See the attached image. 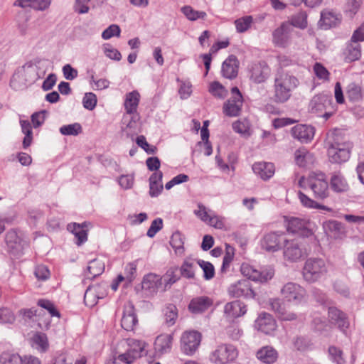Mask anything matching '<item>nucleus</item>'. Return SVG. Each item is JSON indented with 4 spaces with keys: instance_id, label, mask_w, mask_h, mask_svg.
Instances as JSON below:
<instances>
[{
    "instance_id": "f257e3e1",
    "label": "nucleus",
    "mask_w": 364,
    "mask_h": 364,
    "mask_svg": "<svg viewBox=\"0 0 364 364\" xmlns=\"http://www.w3.org/2000/svg\"><path fill=\"white\" fill-rule=\"evenodd\" d=\"M43 61L45 60L36 58L18 68L11 79V87L15 90H23L28 85H32L37 80L41 78L45 72L41 75L38 72V68Z\"/></svg>"
},
{
    "instance_id": "f03ea898",
    "label": "nucleus",
    "mask_w": 364,
    "mask_h": 364,
    "mask_svg": "<svg viewBox=\"0 0 364 364\" xmlns=\"http://www.w3.org/2000/svg\"><path fill=\"white\" fill-rule=\"evenodd\" d=\"M299 85V81L295 76L290 75L284 70H278L274 78V101L277 103L287 102L291 92Z\"/></svg>"
},
{
    "instance_id": "7ed1b4c3",
    "label": "nucleus",
    "mask_w": 364,
    "mask_h": 364,
    "mask_svg": "<svg viewBox=\"0 0 364 364\" xmlns=\"http://www.w3.org/2000/svg\"><path fill=\"white\" fill-rule=\"evenodd\" d=\"M298 184L303 189H311L316 199H324L328 196V183L323 172H311L307 178L302 176Z\"/></svg>"
},
{
    "instance_id": "20e7f679",
    "label": "nucleus",
    "mask_w": 364,
    "mask_h": 364,
    "mask_svg": "<svg viewBox=\"0 0 364 364\" xmlns=\"http://www.w3.org/2000/svg\"><path fill=\"white\" fill-rule=\"evenodd\" d=\"M327 272V267L323 259L309 258L304 264L302 269L304 279L309 283H314L324 277Z\"/></svg>"
},
{
    "instance_id": "39448f33",
    "label": "nucleus",
    "mask_w": 364,
    "mask_h": 364,
    "mask_svg": "<svg viewBox=\"0 0 364 364\" xmlns=\"http://www.w3.org/2000/svg\"><path fill=\"white\" fill-rule=\"evenodd\" d=\"M284 257L289 262H297L308 255L303 241L299 239L284 240Z\"/></svg>"
},
{
    "instance_id": "423d86ee",
    "label": "nucleus",
    "mask_w": 364,
    "mask_h": 364,
    "mask_svg": "<svg viewBox=\"0 0 364 364\" xmlns=\"http://www.w3.org/2000/svg\"><path fill=\"white\" fill-rule=\"evenodd\" d=\"M283 298L289 303L299 305L306 301L307 293L306 289L294 282H288L281 289Z\"/></svg>"
},
{
    "instance_id": "0eeeda50",
    "label": "nucleus",
    "mask_w": 364,
    "mask_h": 364,
    "mask_svg": "<svg viewBox=\"0 0 364 364\" xmlns=\"http://www.w3.org/2000/svg\"><path fill=\"white\" fill-rule=\"evenodd\" d=\"M237 357L236 348L231 344H220L213 351L210 360L215 364H226L232 362Z\"/></svg>"
},
{
    "instance_id": "6e6552de",
    "label": "nucleus",
    "mask_w": 364,
    "mask_h": 364,
    "mask_svg": "<svg viewBox=\"0 0 364 364\" xmlns=\"http://www.w3.org/2000/svg\"><path fill=\"white\" fill-rule=\"evenodd\" d=\"M247 75L252 82H265L271 75V68L265 61L252 63L247 67Z\"/></svg>"
},
{
    "instance_id": "1a4fd4ad",
    "label": "nucleus",
    "mask_w": 364,
    "mask_h": 364,
    "mask_svg": "<svg viewBox=\"0 0 364 364\" xmlns=\"http://www.w3.org/2000/svg\"><path fill=\"white\" fill-rule=\"evenodd\" d=\"M229 295L234 298L243 297L253 299L255 293L249 279H241L230 285L228 289Z\"/></svg>"
},
{
    "instance_id": "9d476101",
    "label": "nucleus",
    "mask_w": 364,
    "mask_h": 364,
    "mask_svg": "<svg viewBox=\"0 0 364 364\" xmlns=\"http://www.w3.org/2000/svg\"><path fill=\"white\" fill-rule=\"evenodd\" d=\"M201 341V334L196 331H186L181 338L182 351L188 355H192L198 349Z\"/></svg>"
},
{
    "instance_id": "9b49d317",
    "label": "nucleus",
    "mask_w": 364,
    "mask_h": 364,
    "mask_svg": "<svg viewBox=\"0 0 364 364\" xmlns=\"http://www.w3.org/2000/svg\"><path fill=\"white\" fill-rule=\"evenodd\" d=\"M6 243L8 251L14 256L21 255L28 246L27 241L19 236L15 230H10L6 233Z\"/></svg>"
},
{
    "instance_id": "f8f14e48",
    "label": "nucleus",
    "mask_w": 364,
    "mask_h": 364,
    "mask_svg": "<svg viewBox=\"0 0 364 364\" xmlns=\"http://www.w3.org/2000/svg\"><path fill=\"white\" fill-rule=\"evenodd\" d=\"M285 221L287 222V231L299 234L303 237H309L312 235V231L309 228V221L296 217H285Z\"/></svg>"
},
{
    "instance_id": "ddd939ff",
    "label": "nucleus",
    "mask_w": 364,
    "mask_h": 364,
    "mask_svg": "<svg viewBox=\"0 0 364 364\" xmlns=\"http://www.w3.org/2000/svg\"><path fill=\"white\" fill-rule=\"evenodd\" d=\"M293 33L292 25L289 22H284L273 32V42L280 47H286L289 43Z\"/></svg>"
},
{
    "instance_id": "4468645a",
    "label": "nucleus",
    "mask_w": 364,
    "mask_h": 364,
    "mask_svg": "<svg viewBox=\"0 0 364 364\" xmlns=\"http://www.w3.org/2000/svg\"><path fill=\"white\" fill-rule=\"evenodd\" d=\"M332 104V97L328 95L318 94L310 101L309 109L311 113L321 114Z\"/></svg>"
},
{
    "instance_id": "2eb2a0df",
    "label": "nucleus",
    "mask_w": 364,
    "mask_h": 364,
    "mask_svg": "<svg viewBox=\"0 0 364 364\" xmlns=\"http://www.w3.org/2000/svg\"><path fill=\"white\" fill-rule=\"evenodd\" d=\"M255 326L258 331L265 334H270L276 330L277 323L271 314L262 312L256 319Z\"/></svg>"
},
{
    "instance_id": "dca6fc26",
    "label": "nucleus",
    "mask_w": 364,
    "mask_h": 364,
    "mask_svg": "<svg viewBox=\"0 0 364 364\" xmlns=\"http://www.w3.org/2000/svg\"><path fill=\"white\" fill-rule=\"evenodd\" d=\"M314 127L306 124H297L291 130L292 136L301 143L311 141L314 138Z\"/></svg>"
},
{
    "instance_id": "f3484780",
    "label": "nucleus",
    "mask_w": 364,
    "mask_h": 364,
    "mask_svg": "<svg viewBox=\"0 0 364 364\" xmlns=\"http://www.w3.org/2000/svg\"><path fill=\"white\" fill-rule=\"evenodd\" d=\"M284 241L283 233L272 232L264 235L261 245L267 252H277L281 248V242Z\"/></svg>"
},
{
    "instance_id": "a211bd4d",
    "label": "nucleus",
    "mask_w": 364,
    "mask_h": 364,
    "mask_svg": "<svg viewBox=\"0 0 364 364\" xmlns=\"http://www.w3.org/2000/svg\"><path fill=\"white\" fill-rule=\"evenodd\" d=\"M137 323L138 319L135 314L134 306L132 303L128 302L124 306L121 326L126 331H132Z\"/></svg>"
},
{
    "instance_id": "6ab92c4d",
    "label": "nucleus",
    "mask_w": 364,
    "mask_h": 364,
    "mask_svg": "<svg viewBox=\"0 0 364 364\" xmlns=\"http://www.w3.org/2000/svg\"><path fill=\"white\" fill-rule=\"evenodd\" d=\"M351 144L338 147H328V156L332 163L341 164L350 158Z\"/></svg>"
},
{
    "instance_id": "aec40b11",
    "label": "nucleus",
    "mask_w": 364,
    "mask_h": 364,
    "mask_svg": "<svg viewBox=\"0 0 364 364\" xmlns=\"http://www.w3.org/2000/svg\"><path fill=\"white\" fill-rule=\"evenodd\" d=\"M247 312L246 304L240 300L227 303L224 306V313L227 318H237L244 316Z\"/></svg>"
},
{
    "instance_id": "412c9836",
    "label": "nucleus",
    "mask_w": 364,
    "mask_h": 364,
    "mask_svg": "<svg viewBox=\"0 0 364 364\" xmlns=\"http://www.w3.org/2000/svg\"><path fill=\"white\" fill-rule=\"evenodd\" d=\"M329 321L332 324L338 326V328L345 331L349 326V322L346 314L336 307L331 306L328 311Z\"/></svg>"
},
{
    "instance_id": "4be33fe9",
    "label": "nucleus",
    "mask_w": 364,
    "mask_h": 364,
    "mask_svg": "<svg viewBox=\"0 0 364 364\" xmlns=\"http://www.w3.org/2000/svg\"><path fill=\"white\" fill-rule=\"evenodd\" d=\"M269 305L272 310H273L278 316L285 321H292L296 318V314L289 311L284 301L280 299H272L269 300Z\"/></svg>"
},
{
    "instance_id": "5701e85b",
    "label": "nucleus",
    "mask_w": 364,
    "mask_h": 364,
    "mask_svg": "<svg viewBox=\"0 0 364 364\" xmlns=\"http://www.w3.org/2000/svg\"><path fill=\"white\" fill-rule=\"evenodd\" d=\"M213 305V300L206 296L193 298L189 304L188 310L194 314H202Z\"/></svg>"
},
{
    "instance_id": "b1692460",
    "label": "nucleus",
    "mask_w": 364,
    "mask_h": 364,
    "mask_svg": "<svg viewBox=\"0 0 364 364\" xmlns=\"http://www.w3.org/2000/svg\"><path fill=\"white\" fill-rule=\"evenodd\" d=\"M341 22V16L333 11L324 10L321 13V18L318 21L320 28L329 29L338 26Z\"/></svg>"
},
{
    "instance_id": "393cba45",
    "label": "nucleus",
    "mask_w": 364,
    "mask_h": 364,
    "mask_svg": "<svg viewBox=\"0 0 364 364\" xmlns=\"http://www.w3.org/2000/svg\"><path fill=\"white\" fill-rule=\"evenodd\" d=\"M239 62L237 57L230 55L222 65L223 76L228 79H234L237 75Z\"/></svg>"
},
{
    "instance_id": "a878e982",
    "label": "nucleus",
    "mask_w": 364,
    "mask_h": 364,
    "mask_svg": "<svg viewBox=\"0 0 364 364\" xmlns=\"http://www.w3.org/2000/svg\"><path fill=\"white\" fill-rule=\"evenodd\" d=\"M140 117L139 114H124L122 119V131L127 137L136 133L137 124Z\"/></svg>"
},
{
    "instance_id": "bb28decb",
    "label": "nucleus",
    "mask_w": 364,
    "mask_h": 364,
    "mask_svg": "<svg viewBox=\"0 0 364 364\" xmlns=\"http://www.w3.org/2000/svg\"><path fill=\"white\" fill-rule=\"evenodd\" d=\"M252 170L262 180L267 181L273 176L275 168L272 163L257 162L253 164Z\"/></svg>"
},
{
    "instance_id": "cd10ccee",
    "label": "nucleus",
    "mask_w": 364,
    "mask_h": 364,
    "mask_svg": "<svg viewBox=\"0 0 364 364\" xmlns=\"http://www.w3.org/2000/svg\"><path fill=\"white\" fill-rule=\"evenodd\" d=\"M102 286L100 284H96L90 286L85 292L84 301L85 305L89 306H93L97 302L99 299H102L105 293L100 292Z\"/></svg>"
},
{
    "instance_id": "c85d7f7f",
    "label": "nucleus",
    "mask_w": 364,
    "mask_h": 364,
    "mask_svg": "<svg viewBox=\"0 0 364 364\" xmlns=\"http://www.w3.org/2000/svg\"><path fill=\"white\" fill-rule=\"evenodd\" d=\"M344 60L351 63L358 60L361 56V47L360 43L349 41L343 51Z\"/></svg>"
},
{
    "instance_id": "c756f323",
    "label": "nucleus",
    "mask_w": 364,
    "mask_h": 364,
    "mask_svg": "<svg viewBox=\"0 0 364 364\" xmlns=\"http://www.w3.org/2000/svg\"><path fill=\"white\" fill-rule=\"evenodd\" d=\"M173 341L171 334H161L156 338L154 348L160 354L166 353L170 351Z\"/></svg>"
},
{
    "instance_id": "7c9ffc66",
    "label": "nucleus",
    "mask_w": 364,
    "mask_h": 364,
    "mask_svg": "<svg viewBox=\"0 0 364 364\" xmlns=\"http://www.w3.org/2000/svg\"><path fill=\"white\" fill-rule=\"evenodd\" d=\"M139 93L137 91H132L126 95L124 108L126 114H138L136 109L139 102Z\"/></svg>"
},
{
    "instance_id": "2f4dec72",
    "label": "nucleus",
    "mask_w": 364,
    "mask_h": 364,
    "mask_svg": "<svg viewBox=\"0 0 364 364\" xmlns=\"http://www.w3.org/2000/svg\"><path fill=\"white\" fill-rule=\"evenodd\" d=\"M257 358L267 364L274 363L278 358L277 350L271 346H264L257 352Z\"/></svg>"
},
{
    "instance_id": "473e14b6",
    "label": "nucleus",
    "mask_w": 364,
    "mask_h": 364,
    "mask_svg": "<svg viewBox=\"0 0 364 364\" xmlns=\"http://www.w3.org/2000/svg\"><path fill=\"white\" fill-rule=\"evenodd\" d=\"M243 100L230 98L223 105V112L228 117H237L240 115Z\"/></svg>"
},
{
    "instance_id": "72a5a7b5",
    "label": "nucleus",
    "mask_w": 364,
    "mask_h": 364,
    "mask_svg": "<svg viewBox=\"0 0 364 364\" xmlns=\"http://www.w3.org/2000/svg\"><path fill=\"white\" fill-rule=\"evenodd\" d=\"M85 227H87L86 223H83L82 225L74 223L68 225V230L77 238L76 244L77 245H81L87 240V230H85Z\"/></svg>"
},
{
    "instance_id": "f704fd0d",
    "label": "nucleus",
    "mask_w": 364,
    "mask_h": 364,
    "mask_svg": "<svg viewBox=\"0 0 364 364\" xmlns=\"http://www.w3.org/2000/svg\"><path fill=\"white\" fill-rule=\"evenodd\" d=\"M294 157L296 164L300 167H306L314 161L313 154L305 148L297 149L294 153Z\"/></svg>"
},
{
    "instance_id": "c9c22d12",
    "label": "nucleus",
    "mask_w": 364,
    "mask_h": 364,
    "mask_svg": "<svg viewBox=\"0 0 364 364\" xmlns=\"http://www.w3.org/2000/svg\"><path fill=\"white\" fill-rule=\"evenodd\" d=\"M323 228L326 234L333 237H337L344 232L343 225L341 222L334 220L323 223Z\"/></svg>"
},
{
    "instance_id": "e433bc0d",
    "label": "nucleus",
    "mask_w": 364,
    "mask_h": 364,
    "mask_svg": "<svg viewBox=\"0 0 364 364\" xmlns=\"http://www.w3.org/2000/svg\"><path fill=\"white\" fill-rule=\"evenodd\" d=\"M327 144L328 147L345 146L351 144L344 139L342 132L338 129H335L328 134Z\"/></svg>"
},
{
    "instance_id": "4c0bfd02",
    "label": "nucleus",
    "mask_w": 364,
    "mask_h": 364,
    "mask_svg": "<svg viewBox=\"0 0 364 364\" xmlns=\"http://www.w3.org/2000/svg\"><path fill=\"white\" fill-rule=\"evenodd\" d=\"M162 277L165 282V287H164L163 290L170 289L171 285L178 281L181 277L179 268L177 266L170 267Z\"/></svg>"
},
{
    "instance_id": "58836bf2",
    "label": "nucleus",
    "mask_w": 364,
    "mask_h": 364,
    "mask_svg": "<svg viewBox=\"0 0 364 364\" xmlns=\"http://www.w3.org/2000/svg\"><path fill=\"white\" fill-rule=\"evenodd\" d=\"M331 186L336 192H343L348 188V184L340 172H336L331 176Z\"/></svg>"
},
{
    "instance_id": "ea45409f",
    "label": "nucleus",
    "mask_w": 364,
    "mask_h": 364,
    "mask_svg": "<svg viewBox=\"0 0 364 364\" xmlns=\"http://www.w3.org/2000/svg\"><path fill=\"white\" fill-rule=\"evenodd\" d=\"M170 245L176 255H182L184 252V237L179 231L173 232L171 237Z\"/></svg>"
},
{
    "instance_id": "a19ab883",
    "label": "nucleus",
    "mask_w": 364,
    "mask_h": 364,
    "mask_svg": "<svg viewBox=\"0 0 364 364\" xmlns=\"http://www.w3.org/2000/svg\"><path fill=\"white\" fill-rule=\"evenodd\" d=\"M346 95L350 101L359 102L363 98L362 88L359 85L351 82L347 87Z\"/></svg>"
},
{
    "instance_id": "79ce46f5",
    "label": "nucleus",
    "mask_w": 364,
    "mask_h": 364,
    "mask_svg": "<svg viewBox=\"0 0 364 364\" xmlns=\"http://www.w3.org/2000/svg\"><path fill=\"white\" fill-rule=\"evenodd\" d=\"M158 281V275L149 274L144 276L141 282V287L144 290L148 291L150 294H154L156 293V285Z\"/></svg>"
},
{
    "instance_id": "37998d69",
    "label": "nucleus",
    "mask_w": 364,
    "mask_h": 364,
    "mask_svg": "<svg viewBox=\"0 0 364 364\" xmlns=\"http://www.w3.org/2000/svg\"><path fill=\"white\" fill-rule=\"evenodd\" d=\"M87 269L91 277L88 275L87 277L88 278H95L104 272L105 265L100 260L94 259L89 262Z\"/></svg>"
},
{
    "instance_id": "c03bdc74",
    "label": "nucleus",
    "mask_w": 364,
    "mask_h": 364,
    "mask_svg": "<svg viewBox=\"0 0 364 364\" xmlns=\"http://www.w3.org/2000/svg\"><path fill=\"white\" fill-rule=\"evenodd\" d=\"M33 346L42 352L48 348V338L43 333H36L32 338Z\"/></svg>"
},
{
    "instance_id": "a18cd8bd",
    "label": "nucleus",
    "mask_w": 364,
    "mask_h": 364,
    "mask_svg": "<svg viewBox=\"0 0 364 364\" xmlns=\"http://www.w3.org/2000/svg\"><path fill=\"white\" fill-rule=\"evenodd\" d=\"M253 23L252 16H245L235 21V25L238 33L247 31Z\"/></svg>"
},
{
    "instance_id": "49530a36",
    "label": "nucleus",
    "mask_w": 364,
    "mask_h": 364,
    "mask_svg": "<svg viewBox=\"0 0 364 364\" xmlns=\"http://www.w3.org/2000/svg\"><path fill=\"white\" fill-rule=\"evenodd\" d=\"M181 277L186 279H194V264L189 259H186L179 268Z\"/></svg>"
},
{
    "instance_id": "de8ad7c7",
    "label": "nucleus",
    "mask_w": 364,
    "mask_h": 364,
    "mask_svg": "<svg viewBox=\"0 0 364 364\" xmlns=\"http://www.w3.org/2000/svg\"><path fill=\"white\" fill-rule=\"evenodd\" d=\"M307 16L304 12H299L296 15L293 16L289 21L292 25V30L294 28H299L301 29L305 28L307 26Z\"/></svg>"
},
{
    "instance_id": "09e8293b",
    "label": "nucleus",
    "mask_w": 364,
    "mask_h": 364,
    "mask_svg": "<svg viewBox=\"0 0 364 364\" xmlns=\"http://www.w3.org/2000/svg\"><path fill=\"white\" fill-rule=\"evenodd\" d=\"M232 129L235 132L239 133L245 137H248L251 135L250 126L249 122L246 120H237L235 122L232 124Z\"/></svg>"
},
{
    "instance_id": "8fccbe9b",
    "label": "nucleus",
    "mask_w": 364,
    "mask_h": 364,
    "mask_svg": "<svg viewBox=\"0 0 364 364\" xmlns=\"http://www.w3.org/2000/svg\"><path fill=\"white\" fill-rule=\"evenodd\" d=\"M165 321L168 326H173L178 316L177 308L173 304H168L164 310Z\"/></svg>"
},
{
    "instance_id": "3c124183",
    "label": "nucleus",
    "mask_w": 364,
    "mask_h": 364,
    "mask_svg": "<svg viewBox=\"0 0 364 364\" xmlns=\"http://www.w3.org/2000/svg\"><path fill=\"white\" fill-rule=\"evenodd\" d=\"M181 11L186 16V18L191 21L204 18L206 16L205 12L196 11L190 6H185L182 7Z\"/></svg>"
},
{
    "instance_id": "603ef678",
    "label": "nucleus",
    "mask_w": 364,
    "mask_h": 364,
    "mask_svg": "<svg viewBox=\"0 0 364 364\" xmlns=\"http://www.w3.org/2000/svg\"><path fill=\"white\" fill-rule=\"evenodd\" d=\"M197 263L203 271V277L205 279L210 280L214 277L215 268L210 262L202 259H198Z\"/></svg>"
},
{
    "instance_id": "864d4df0",
    "label": "nucleus",
    "mask_w": 364,
    "mask_h": 364,
    "mask_svg": "<svg viewBox=\"0 0 364 364\" xmlns=\"http://www.w3.org/2000/svg\"><path fill=\"white\" fill-rule=\"evenodd\" d=\"M235 255V249L231 245L226 244L225 254L223 257V264L220 269L221 272H225L230 267Z\"/></svg>"
},
{
    "instance_id": "5fc2aeb1",
    "label": "nucleus",
    "mask_w": 364,
    "mask_h": 364,
    "mask_svg": "<svg viewBox=\"0 0 364 364\" xmlns=\"http://www.w3.org/2000/svg\"><path fill=\"white\" fill-rule=\"evenodd\" d=\"M82 131V127L79 123H74L64 125L60 128V132L63 135L77 136Z\"/></svg>"
},
{
    "instance_id": "6e6d98bb",
    "label": "nucleus",
    "mask_w": 364,
    "mask_h": 364,
    "mask_svg": "<svg viewBox=\"0 0 364 364\" xmlns=\"http://www.w3.org/2000/svg\"><path fill=\"white\" fill-rule=\"evenodd\" d=\"M299 198L302 203V205L307 208H321L324 210H329V208H326L324 205H319L315 200L311 199L301 191L298 192Z\"/></svg>"
},
{
    "instance_id": "4d7b16f0",
    "label": "nucleus",
    "mask_w": 364,
    "mask_h": 364,
    "mask_svg": "<svg viewBox=\"0 0 364 364\" xmlns=\"http://www.w3.org/2000/svg\"><path fill=\"white\" fill-rule=\"evenodd\" d=\"M0 364H22V359L18 354L4 353L0 356Z\"/></svg>"
},
{
    "instance_id": "13d9d810",
    "label": "nucleus",
    "mask_w": 364,
    "mask_h": 364,
    "mask_svg": "<svg viewBox=\"0 0 364 364\" xmlns=\"http://www.w3.org/2000/svg\"><path fill=\"white\" fill-rule=\"evenodd\" d=\"M257 274L258 275H257L255 281L260 282H266L273 277L274 274V271L273 268L269 267L264 268L261 270H257Z\"/></svg>"
},
{
    "instance_id": "bf43d9fd",
    "label": "nucleus",
    "mask_w": 364,
    "mask_h": 364,
    "mask_svg": "<svg viewBox=\"0 0 364 364\" xmlns=\"http://www.w3.org/2000/svg\"><path fill=\"white\" fill-rule=\"evenodd\" d=\"M328 353L331 359L337 364H344L345 360L343 357V351L336 346L328 348Z\"/></svg>"
},
{
    "instance_id": "052dcab7",
    "label": "nucleus",
    "mask_w": 364,
    "mask_h": 364,
    "mask_svg": "<svg viewBox=\"0 0 364 364\" xmlns=\"http://www.w3.org/2000/svg\"><path fill=\"white\" fill-rule=\"evenodd\" d=\"M38 305L48 310L51 316L60 317V314L59 311L55 309L54 304L50 301L47 299H39L38 301Z\"/></svg>"
},
{
    "instance_id": "680f3d73",
    "label": "nucleus",
    "mask_w": 364,
    "mask_h": 364,
    "mask_svg": "<svg viewBox=\"0 0 364 364\" xmlns=\"http://www.w3.org/2000/svg\"><path fill=\"white\" fill-rule=\"evenodd\" d=\"M82 104L85 109L88 110L94 109L97 105V97L95 94L92 92L85 93L82 99Z\"/></svg>"
},
{
    "instance_id": "e2e57ef3",
    "label": "nucleus",
    "mask_w": 364,
    "mask_h": 364,
    "mask_svg": "<svg viewBox=\"0 0 364 364\" xmlns=\"http://www.w3.org/2000/svg\"><path fill=\"white\" fill-rule=\"evenodd\" d=\"M209 92L213 96L218 98H224L225 96V87L217 81H215L210 85Z\"/></svg>"
},
{
    "instance_id": "0e129e2a",
    "label": "nucleus",
    "mask_w": 364,
    "mask_h": 364,
    "mask_svg": "<svg viewBox=\"0 0 364 364\" xmlns=\"http://www.w3.org/2000/svg\"><path fill=\"white\" fill-rule=\"evenodd\" d=\"M128 345L129 346V350L131 351L136 350L137 353L139 354V358L141 357L142 353L144 350L146 343L140 340L136 339H129L128 340Z\"/></svg>"
},
{
    "instance_id": "69168bd1",
    "label": "nucleus",
    "mask_w": 364,
    "mask_h": 364,
    "mask_svg": "<svg viewBox=\"0 0 364 364\" xmlns=\"http://www.w3.org/2000/svg\"><path fill=\"white\" fill-rule=\"evenodd\" d=\"M137 358H139L137 352L131 351L129 349L124 353L118 355V360L126 364H132Z\"/></svg>"
},
{
    "instance_id": "338daca9",
    "label": "nucleus",
    "mask_w": 364,
    "mask_h": 364,
    "mask_svg": "<svg viewBox=\"0 0 364 364\" xmlns=\"http://www.w3.org/2000/svg\"><path fill=\"white\" fill-rule=\"evenodd\" d=\"M314 71L316 76L324 80H328L329 79V72L328 70L320 63H316L314 65Z\"/></svg>"
},
{
    "instance_id": "774afa93",
    "label": "nucleus",
    "mask_w": 364,
    "mask_h": 364,
    "mask_svg": "<svg viewBox=\"0 0 364 364\" xmlns=\"http://www.w3.org/2000/svg\"><path fill=\"white\" fill-rule=\"evenodd\" d=\"M121 29L118 25L112 24L102 33V38L105 40L111 38L113 36H119Z\"/></svg>"
}]
</instances>
